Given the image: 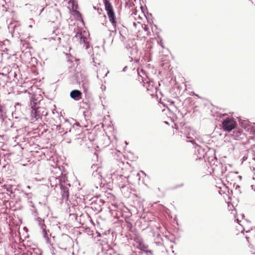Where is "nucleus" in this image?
I'll list each match as a JSON object with an SVG mask.
<instances>
[{"instance_id":"nucleus-1","label":"nucleus","mask_w":255,"mask_h":255,"mask_svg":"<svg viewBox=\"0 0 255 255\" xmlns=\"http://www.w3.org/2000/svg\"><path fill=\"white\" fill-rule=\"evenodd\" d=\"M104 3L109 21L112 23L114 28H116L117 22L113 6L109 0H104Z\"/></svg>"},{"instance_id":"nucleus-2","label":"nucleus","mask_w":255,"mask_h":255,"mask_svg":"<svg viewBox=\"0 0 255 255\" xmlns=\"http://www.w3.org/2000/svg\"><path fill=\"white\" fill-rule=\"evenodd\" d=\"M104 3L109 21L112 23L114 28H116L117 22L113 6L109 0H104Z\"/></svg>"},{"instance_id":"nucleus-3","label":"nucleus","mask_w":255,"mask_h":255,"mask_svg":"<svg viewBox=\"0 0 255 255\" xmlns=\"http://www.w3.org/2000/svg\"><path fill=\"white\" fill-rule=\"evenodd\" d=\"M143 86L145 87L151 95H153L157 91V86L155 85L153 81L149 78H145L142 80Z\"/></svg>"},{"instance_id":"nucleus-4","label":"nucleus","mask_w":255,"mask_h":255,"mask_svg":"<svg viewBox=\"0 0 255 255\" xmlns=\"http://www.w3.org/2000/svg\"><path fill=\"white\" fill-rule=\"evenodd\" d=\"M237 123L233 118H226L222 123V127L224 131H230L234 129Z\"/></svg>"},{"instance_id":"nucleus-5","label":"nucleus","mask_w":255,"mask_h":255,"mask_svg":"<svg viewBox=\"0 0 255 255\" xmlns=\"http://www.w3.org/2000/svg\"><path fill=\"white\" fill-rule=\"evenodd\" d=\"M88 33L84 30H79L76 34L74 36L75 40L78 41L81 44H84L85 45L86 48L88 47V46L87 45V36Z\"/></svg>"},{"instance_id":"nucleus-6","label":"nucleus","mask_w":255,"mask_h":255,"mask_svg":"<svg viewBox=\"0 0 255 255\" xmlns=\"http://www.w3.org/2000/svg\"><path fill=\"white\" fill-rule=\"evenodd\" d=\"M37 221L39 225L40 226L41 229L42 230V233L43 234V237L46 239H48V235L46 231V227L44 223V220L38 217L37 219Z\"/></svg>"},{"instance_id":"nucleus-7","label":"nucleus","mask_w":255,"mask_h":255,"mask_svg":"<svg viewBox=\"0 0 255 255\" xmlns=\"http://www.w3.org/2000/svg\"><path fill=\"white\" fill-rule=\"evenodd\" d=\"M34 107V108L33 107H31L32 110L31 112V117L32 120L35 119V120H36L41 117V115L39 111V108H37L35 106Z\"/></svg>"},{"instance_id":"nucleus-8","label":"nucleus","mask_w":255,"mask_h":255,"mask_svg":"<svg viewBox=\"0 0 255 255\" xmlns=\"http://www.w3.org/2000/svg\"><path fill=\"white\" fill-rule=\"evenodd\" d=\"M70 97L75 101H79L81 99L82 93L78 90H73L70 93Z\"/></svg>"},{"instance_id":"nucleus-9","label":"nucleus","mask_w":255,"mask_h":255,"mask_svg":"<svg viewBox=\"0 0 255 255\" xmlns=\"http://www.w3.org/2000/svg\"><path fill=\"white\" fill-rule=\"evenodd\" d=\"M61 194L63 199L67 200L69 197V191L67 187L61 185Z\"/></svg>"},{"instance_id":"nucleus-10","label":"nucleus","mask_w":255,"mask_h":255,"mask_svg":"<svg viewBox=\"0 0 255 255\" xmlns=\"http://www.w3.org/2000/svg\"><path fill=\"white\" fill-rule=\"evenodd\" d=\"M142 28L143 30V37L145 38L150 34V30L146 25H142Z\"/></svg>"},{"instance_id":"nucleus-11","label":"nucleus","mask_w":255,"mask_h":255,"mask_svg":"<svg viewBox=\"0 0 255 255\" xmlns=\"http://www.w3.org/2000/svg\"><path fill=\"white\" fill-rule=\"evenodd\" d=\"M81 84L85 90L88 89L89 87V81L86 77H84V79L81 81Z\"/></svg>"},{"instance_id":"nucleus-12","label":"nucleus","mask_w":255,"mask_h":255,"mask_svg":"<svg viewBox=\"0 0 255 255\" xmlns=\"http://www.w3.org/2000/svg\"><path fill=\"white\" fill-rule=\"evenodd\" d=\"M137 248L141 250V251H142L143 252H150V251H148L147 250V249H148V246H147L146 245H145V244L143 243L142 245H140V246H138L137 247Z\"/></svg>"},{"instance_id":"nucleus-13","label":"nucleus","mask_w":255,"mask_h":255,"mask_svg":"<svg viewBox=\"0 0 255 255\" xmlns=\"http://www.w3.org/2000/svg\"><path fill=\"white\" fill-rule=\"evenodd\" d=\"M50 40H53L56 44H59L60 43L61 38L57 35H55L53 37L50 38Z\"/></svg>"},{"instance_id":"nucleus-14","label":"nucleus","mask_w":255,"mask_h":255,"mask_svg":"<svg viewBox=\"0 0 255 255\" xmlns=\"http://www.w3.org/2000/svg\"><path fill=\"white\" fill-rule=\"evenodd\" d=\"M69 3L71 4L72 8L73 9L77 8V5L75 3L74 0H70Z\"/></svg>"},{"instance_id":"nucleus-15","label":"nucleus","mask_w":255,"mask_h":255,"mask_svg":"<svg viewBox=\"0 0 255 255\" xmlns=\"http://www.w3.org/2000/svg\"><path fill=\"white\" fill-rule=\"evenodd\" d=\"M242 134V133L240 131H234L233 134V136L237 139Z\"/></svg>"},{"instance_id":"nucleus-16","label":"nucleus","mask_w":255,"mask_h":255,"mask_svg":"<svg viewBox=\"0 0 255 255\" xmlns=\"http://www.w3.org/2000/svg\"><path fill=\"white\" fill-rule=\"evenodd\" d=\"M138 74L139 76L140 77H141V80H144V79L145 78H144V77H143V76L144 75H145V74L144 71L142 69H141L140 71H139V70H138Z\"/></svg>"},{"instance_id":"nucleus-17","label":"nucleus","mask_w":255,"mask_h":255,"mask_svg":"<svg viewBox=\"0 0 255 255\" xmlns=\"http://www.w3.org/2000/svg\"><path fill=\"white\" fill-rule=\"evenodd\" d=\"M116 32H117L116 27L114 28V30H112V31L110 30V36L112 37V40L113 39V38H114V36L116 35Z\"/></svg>"},{"instance_id":"nucleus-18","label":"nucleus","mask_w":255,"mask_h":255,"mask_svg":"<svg viewBox=\"0 0 255 255\" xmlns=\"http://www.w3.org/2000/svg\"><path fill=\"white\" fill-rule=\"evenodd\" d=\"M137 243H138V246H140V245H142L144 243L142 240H139L137 241Z\"/></svg>"},{"instance_id":"nucleus-19","label":"nucleus","mask_w":255,"mask_h":255,"mask_svg":"<svg viewBox=\"0 0 255 255\" xmlns=\"http://www.w3.org/2000/svg\"><path fill=\"white\" fill-rule=\"evenodd\" d=\"M131 50H132V51H130L131 55H133V54L132 53V52H134V53L136 52V48H131Z\"/></svg>"},{"instance_id":"nucleus-20","label":"nucleus","mask_w":255,"mask_h":255,"mask_svg":"<svg viewBox=\"0 0 255 255\" xmlns=\"http://www.w3.org/2000/svg\"><path fill=\"white\" fill-rule=\"evenodd\" d=\"M140 31H139V32H138L139 33L138 34L137 36H140Z\"/></svg>"},{"instance_id":"nucleus-21","label":"nucleus","mask_w":255,"mask_h":255,"mask_svg":"<svg viewBox=\"0 0 255 255\" xmlns=\"http://www.w3.org/2000/svg\"><path fill=\"white\" fill-rule=\"evenodd\" d=\"M0 75H4V74L3 73H0Z\"/></svg>"}]
</instances>
